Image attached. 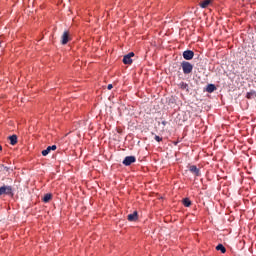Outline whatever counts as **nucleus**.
<instances>
[{
    "mask_svg": "<svg viewBox=\"0 0 256 256\" xmlns=\"http://www.w3.org/2000/svg\"><path fill=\"white\" fill-rule=\"evenodd\" d=\"M209 5H211V0H205L203 2H200V7L202 9H207V7H209Z\"/></svg>",
    "mask_w": 256,
    "mask_h": 256,
    "instance_id": "obj_10",
    "label": "nucleus"
},
{
    "mask_svg": "<svg viewBox=\"0 0 256 256\" xmlns=\"http://www.w3.org/2000/svg\"><path fill=\"white\" fill-rule=\"evenodd\" d=\"M217 89V87L215 86V84H209L206 88V91L208 93H213V91H215Z\"/></svg>",
    "mask_w": 256,
    "mask_h": 256,
    "instance_id": "obj_12",
    "label": "nucleus"
},
{
    "mask_svg": "<svg viewBox=\"0 0 256 256\" xmlns=\"http://www.w3.org/2000/svg\"><path fill=\"white\" fill-rule=\"evenodd\" d=\"M57 149L56 145L48 146L47 149L42 151L43 157H47L48 153H51V151H55Z\"/></svg>",
    "mask_w": 256,
    "mask_h": 256,
    "instance_id": "obj_8",
    "label": "nucleus"
},
{
    "mask_svg": "<svg viewBox=\"0 0 256 256\" xmlns=\"http://www.w3.org/2000/svg\"><path fill=\"white\" fill-rule=\"evenodd\" d=\"M188 87L189 85H187V83L182 82L181 89H187Z\"/></svg>",
    "mask_w": 256,
    "mask_h": 256,
    "instance_id": "obj_17",
    "label": "nucleus"
},
{
    "mask_svg": "<svg viewBox=\"0 0 256 256\" xmlns=\"http://www.w3.org/2000/svg\"><path fill=\"white\" fill-rule=\"evenodd\" d=\"M52 195L51 194H45L44 197H43V202L44 203H49L50 199H52Z\"/></svg>",
    "mask_w": 256,
    "mask_h": 256,
    "instance_id": "obj_16",
    "label": "nucleus"
},
{
    "mask_svg": "<svg viewBox=\"0 0 256 256\" xmlns=\"http://www.w3.org/2000/svg\"><path fill=\"white\" fill-rule=\"evenodd\" d=\"M107 89H108L109 91H111V89H113V84H109V85L107 86Z\"/></svg>",
    "mask_w": 256,
    "mask_h": 256,
    "instance_id": "obj_20",
    "label": "nucleus"
},
{
    "mask_svg": "<svg viewBox=\"0 0 256 256\" xmlns=\"http://www.w3.org/2000/svg\"><path fill=\"white\" fill-rule=\"evenodd\" d=\"M189 171L191 173H193V175H195L196 177H200L201 176V171L199 170V168H197V166L192 165L189 167Z\"/></svg>",
    "mask_w": 256,
    "mask_h": 256,
    "instance_id": "obj_6",
    "label": "nucleus"
},
{
    "mask_svg": "<svg viewBox=\"0 0 256 256\" xmlns=\"http://www.w3.org/2000/svg\"><path fill=\"white\" fill-rule=\"evenodd\" d=\"M183 57L186 61H191L195 57V52L193 50H186L183 52Z\"/></svg>",
    "mask_w": 256,
    "mask_h": 256,
    "instance_id": "obj_5",
    "label": "nucleus"
},
{
    "mask_svg": "<svg viewBox=\"0 0 256 256\" xmlns=\"http://www.w3.org/2000/svg\"><path fill=\"white\" fill-rule=\"evenodd\" d=\"M10 145H17V135H12L8 137Z\"/></svg>",
    "mask_w": 256,
    "mask_h": 256,
    "instance_id": "obj_11",
    "label": "nucleus"
},
{
    "mask_svg": "<svg viewBox=\"0 0 256 256\" xmlns=\"http://www.w3.org/2000/svg\"><path fill=\"white\" fill-rule=\"evenodd\" d=\"M2 169H3V171H6V172L9 171V167H7V166H2Z\"/></svg>",
    "mask_w": 256,
    "mask_h": 256,
    "instance_id": "obj_19",
    "label": "nucleus"
},
{
    "mask_svg": "<svg viewBox=\"0 0 256 256\" xmlns=\"http://www.w3.org/2000/svg\"><path fill=\"white\" fill-rule=\"evenodd\" d=\"M127 219H128V221H131V222L137 221V219H139V214H138V212H137V211H134L132 214H129V215L127 216Z\"/></svg>",
    "mask_w": 256,
    "mask_h": 256,
    "instance_id": "obj_9",
    "label": "nucleus"
},
{
    "mask_svg": "<svg viewBox=\"0 0 256 256\" xmlns=\"http://www.w3.org/2000/svg\"><path fill=\"white\" fill-rule=\"evenodd\" d=\"M182 71L184 75H189V73H193V65L188 61H183L181 63Z\"/></svg>",
    "mask_w": 256,
    "mask_h": 256,
    "instance_id": "obj_1",
    "label": "nucleus"
},
{
    "mask_svg": "<svg viewBox=\"0 0 256 256\" xmlns=\"http://www.w3.org/2000/svg\"><path fill=\"white\" fill-rule=\"evenodd\" d=\"M182 203H183L184 207H191V200L189 198H184L182 200Z\"/></svg>",
    "mask_w": 256,
    "mask_h": 256,
    "instance_id": "obj_15",
    "label": "nucleus"
},
{
    "mask_svg": "<svg viewBox=\"0 0 256 256\" xmlns=\"http://www.w3.org/2000/svg\"><path fill=\"white\" fill-rule=\"evenodd\" d=\"M216 251H221V253H227V249L225 248V246H223V244H218L216 246Z\"/></svg>",
    "mask_w": 256,
    "mask_h": 256,
    "instance_id": "obj_13",
    "label": "nucleus"
},
{
    "mask_svg": "<svg viewBox=\"0 0 256 256\" xmlns=\"http://www.w3.org/2000/svg\"><path fill=\"white\" fill-rule=\"evenodd\" d=\"M155 141H157L158 143L163 141V138L159 137V136H155Z\"/></svg>",
    "mask_w": 256,
    "mask_h": 256,
    "instance_id": "obj_18",
    "label": "nucleus"
},
{
    "mask_svg": "<svg viewBox=\"0 0 256 256\" xmlns=\"http://www.w3.org/2000/svg\"><path fill=\"white\" fill-rule=\"evenodd\" d=\"M246 97H247V99H255L256 92L255 91L247 92Z\"/></svg>",
    "mask_w": 256,
    "mask_h": 256,
    "instance_id": "obj_14",
    "label": "nucleus"
},
{
    "mask_svg": "<svg viewBox=\"0 0 256 256\" xmlns=\"http://www.w3.org/2000/svg\"><path fill=\"white\" fill-rule=\"evenodd\" d=\"M62 45H67L69 43V31H65L61 38Z\"/></svg>",
    "mask_w": 256,
    "mask_h": 256,
    "instance_id": "obj_7",
    "label": "nucleus"
},
{
    "mask_svg": "<svg viewBox=\"0 0 256 256\" xmlns=\"http://www.w3.org/2000/svg\"><path fill=\"white\" fill-rule=\"evenodd\" d=\"M135 161H137V158H135V156H126L122 163L126 167H129V165H132V163H135Z\"/></svg>",
    "mask_w": 256,
    "mask_h": 256,
    "instance_id": "obj_4",
    "label": "nucleus"
},
{
    "mask_svg": "<svg viewBox=\"0 0 256 256\" xmlns=\"http://www.w3.org/2000/svg\"><path fill=\"white\" fill-rule=\"evenodd\" d=\"M132 57H135V53L133 52H130L127 55H125L122 60L124 65H131V63H133Z\"/></svg>",
    "mask_w": 256,
    "mask_h": 256,
    "instance_id": "obj_3",
    "label": "nucleus"
},
{
    "mask_svg": "<svg viewBox=\"0 0 256 256\" xmlns=\"http://www.w3.org/2000/svg\"><path fill=\"white\" fill-rule=\"evenodd\" d=\"M1 195H13V187L3 185L0 187V197Z\"/></svg>",
    "mask_w": 256,
    "mask_h": 256,
    "instance_id": "obj_2",
    "label": "nucleus"
},
{
    "mask_svg": "<svg viewBox=\"0 0 256 256\" xmlns=\"http://www.w3.org/2000/svg\"><path fill=\"white\" fill-rule=\"evenodd\" d=\"M0 151H3V147L2 146H0Z\"/></svg>",
    "mask_w": 256,
    "mask_h": 256,
    "instance_id": "obj_21",
    "label": "nucleus"
}]
</instances>
